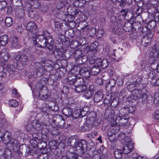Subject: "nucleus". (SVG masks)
<instances>
[{
    "instance_id": "obj_31",
    "label": "nucleus",
    "mask_w": 159,
    "mask_h": 159,
    "mask_svg": "<svg viewBox=\"0 0 159 159\" xmlns=\"http://www.w3.org/2000/svg\"><path fill=\"white\" fill-rule=\"evenodd\" d=\"M72 53L70 51L66 50L63 53L62 58L66 60L70 58Z\"/></svg>"
},
{
    "instance_id": "obj_45",
    "label": "nucleus",
    "mask_w": 159,
    "mask_h": 159,
    "mask_svg": "<svg viewBox=\"0 0 159 159\" xmlns=\"http://www.w3.org/2000/svg\"><path fill=\"white\" fill-rule=\"evenodd\" d=\"M7 69L2 66H0V76L1 77L5 76L7 75Z\"/></svg>"
},
{
    "instance_id": "obj_47",
    "label": "nucleus",
    "mask_w": 159,
    "mask_h": 159,
    "mask_svg": "<svg viewBox=\"0 0 159 159\" xmlns=\"http://www.w3.org/2000/svg\"><path fill=\"white\" fill-rule=\"evenodd\" d=\"M39 141L40 142L38 143V148L40 150L44 149L47 146L45 141H40V140Z\"/></svg>"
},
{
    "instance_id": "obj_18",
    "label": "nucleus",
    "mask_w": 159,
    "mask_h": 159,
    "mask_svg": "<svg viewBox=\"0 0 159 159\" xmlns=\"http://www.w3.org/2000/svg\"><path fill=\"white\" fill-rule=\"evenodd\" d=\"M7 70L11 75H15L17 74L18 71L16 66L12 64H9L7 66Z\"/></svg>"
},
{
    "instance_id": "obj_61",
    "label": "nucleus",
    "mask_w": 159,
    "mask_h": 159,
    "mask_svg": "<svg viewBox=\"0 0 159 159\" xmlns=\"http://www.w3.org/2000/svg\"><path fill=\"white\" fill-rule=\"evenodd\" d=\"M152 86H159V79H155L152 80H150Z\"/></svg>"
},
{
    "instance_id": "obj_63",
    "label": "nucleus",
    "mask_w": 159,
    "mask_h": 159,
    "mask_svg": "<svg viewBox=\"0 0 159 159\" xmlns=\"http://www.w3.org/2000/svg\"><path fill=\"white\" fill-rule=\"evenodd\" d=\"M44 71L46 72H50L51 71H53L52 66L49 64H48L44 66Z\"/></svg>"
},
{
    "instance_id": "obj_34",
    "label": "nucleus",
    "mask_w": 159,
    "mask_h": 159,
    "mask_svg": "<svg viewBox=\"0 0 159 159\" xmlns=\"http://www.w3.org/2000/svg\"><path fill=\"white\" fill-rule=\"evenodd\" d=\"M36 69V75L37 76L40 77L44 73L45 69L41 66L40 65V67Z\"/></svg>"
},
{
    "instance_id": "obj_35",
    "label": "nucleus",
    "mask_w": 159,
    "mask_h": 159,
    "mask_svg": "<svg viewBox=\"0 0 159 159\" xmlns=\"http://www.w3.org/2000/svg\"><path fill=\"white\" fill-rule=\"evenodd\" d=\"M138 95L131 94L127 98V100L129 102H134L138 99Z\"/></svg>"
},
{
    "instance_id": "obj_9",
    "label": "nucleus",
    "mask_w": 159,
    "mask_h": 159,
    "mask_svg": "<svg viewBox=\"0 0 159 159\" xmlns=\"http://www.w3.org/2000/svg\"><path fill=\"white\" fill-rule=\"evenodd\" d=\"M95 91L94 86L93 85H90L89 88L86 89L84 91L83 95L87 99L90 98L93 94V92Z\"/></svg>"
},
{
    "instance_id": "obj_6",
    "label": "nucleus",
    "mask_w": 159,
    "mask_h": 159,
    "mask_svg": "<svg viewBox=\"0 0 159 159\" xmlns=\"http://www.w3.org/2000/svg\"><path fill=\"white\" fill-rule=\"evenodd\" d=\"M153 37V34L150 31H148L142 38L141 42L142 45L145 47H147L150 45L151 39Z\"/></svg>"
},
{
    "instance_id": "obj_28",
    "label": "nucleus",
    "mask_w": 159,
    "mask_h": 159,
    "mask_svg": "<svg viewBox=\"0 0 159 159\" xmlns=\"http://www.w3.org/2000/svg\"><path fill=\"white\" fill-rule=\"evenodd\" d=\"M87 89L86 85H76L74 89L75 92L78 93H81L84 92Z\"/></svg>"
},
{
    "instance_id": "obj_37",
    "label": "nucleus",
    "mask_w": 159,
    "mask_h": 159,
    "mask_svg": "<svg viewBox=\"0 0 159 159\" xmlns=\"http://www.w3.org/2000/svg\"><path fill=\"white\" fill-rule=\"evenodd\" d=\"M63 113L67 117H70L72 115L71 109L70 108H65L62 111Z\"/></svg>"
},
{
    "instance_id": "obj_24",
    "label": "nucleus",
    "mask_w": 159,
    "mask_h": 159,
    "mask_svg": "<svg viewBox=\"0 0 159 159\" xmlns=\"http://www.w3.org/2000/svg\"><path fill=\"white\" fill-rule=\"evenodd\" d=\"M56 120L55 121L57 122L59 125L63 126L65 124V120L63 118V116L59 115H57L56 116Z\"/></svg>"
},
{
    "instance_id": "obj_46",
    "label": "nucleus",
    "mask_w": 159,
    "mask_h": 159,
    "mask_svg": "<svg viewBox=\"0 0 159 159\" xmlns=\"http://www.w3.org/2000/svg\"><path fill=\"white\" fill-rule=\"evenodd\" d=\"M80 109H78L76 111H75L73 113H72V115L71 117H72L73 119H76L78 117H80Z\"/></svg>"
},
{
    "instance_id": "obj_16",
    "label": "nucleus",
    "mask_w": 159,
    "mask_h": 159,
    "mask_svg": "<svg viewBox=\"0 0 159 159\" xmlns=\"http://www.w3.org/2000/svg\"><path fill=\"white\" fill-rule=\"evenodd\" d=\"M6 143L7 144H10L11 145V147L13 148V150H15L16 147V149H17L20 147L18 142L14 138H11L8 141V142H7Z\"/></svg>"
},
{
    "instance_id": "obj_4",
    "label": "nucleus",
    "mask_w": 159,
    "mask_h": 159,
    "mask_svg": "<svg viewBox=\"0 0 159 159\" xmlns=\"http://www.w3.org/2000/svg\"><path fill=\"white\" fill-rule=\"evenodd\" d=\"M15 60L17 63H20L22 65L26 64L29 61L28 56L25 54H22L20 52L17 53L15 57Z\"/></svg>"
},
{
    "instance_id": "obj_32",
    "label": "nucleus",
    "mask_w": 159,
    "mask_h": 159,
    "mask_svg": "<svg viewBox=\"0 0 159 159\" xmlns=\"http://www.w3.org/2000/svg\"><path fill=\"white\" fill-rule=\"evenodd\" d=\"M76 85H86L84 79L81 77L76 78Z\"/></svg>"
},
{
    "instance_id": "obj_50",
    "label": "nucleus",
    "mask_w": 159,
    "mask_h": 159,
    "mask_svg": "<svg viewBox=\"0 0 159 159\" xmlns=\"http://www.w3.org/2000/svg\"><path fill=\"white\" fill-rule=\"evenodd\" d=\"M82 54V51L80 50H75L73 53V56L75 59L79 58Z\"/></svg>"
},
{
    "instance_id": "obj_5",
    "label": "nucleus",
    "mask_w": 159,
    "mask_h": 159,
    "mask_svg": "<svg viewBox=\"0 0 159 159\" xmlns=\"http://www.w3.org/2000/svg\"><path fill=\"white\" fill-rule=\"evenodd\" d=\"M48 93V91L47 88H42L39 91V97L41 99L46 101L51 100L52 98Z\"/></svg>"
},
{
    "instance_id": "obj_41",
    "label": "nucleus",
    "mask_w": 159,
    "mask_h": 159,
    "mask_svg": "<svg viewBox=\"0 0 159 159\" xmlns=\"http://www.w3.org/2000/svg\"><path fill=\"white\" fill-rule=\"evenodd\" d=\"M139 96L140 99H141L142 103L144 104L148 101L147 95L145 93H141Z\"/></svg>"
},
{
    "instance_id": "obj_8",
    "label": "nucleus",
    "mask_w": 159,
    "mask_h": 159,
    "mask_svg": "<svg viewBox=\"0 0 159 159\" xmlns=\"http://www.w3.org/2000/svg\"><path fill=\"white\" fill-rule=\"evenodd\" d=\"M89 120L87 121V123H89L92 124L94 125H96L97 124V114L96 112L93 111L89 113L88 115Z\"/></svg>"
},
{
    "instance_id": "obj_54",
    "label": "nucleus",
    "mask_w": 159,
    "mask_h": 159,
    "mask_svg": "<svg viewBox=\"0 0 159 159\" xmlns=\"http://www.w3.org/2000/svg\"><path fill=\"white\" fill-rule=\"evenodd\" d=\"M128 113L127 111L126 107H124L121 108L119 111V116H126V114H127Z\"/></svg>"
},
{
    "instance_id": "obj_60",
    "label": "nucleus",
    "mask_w": 159,
    "mask_h": 159,
    "mask_svg": "<svg viewBox=\"0 0 159 159\" xmlns=\"http://www.w3.org/2000/svg\"><path fill=\"white\" fill-rule=\"evenodd\" d=\"M30 142L33 147L34 148H38V143L37 141L35 139H32L30 140Z\"/></svg>"
},
{
    "instance_id": "obj_3",
    "label": "nucleus",
    "mask_w": 159,
    "mask_h": 159,
    "mask_svg": "<svg viewBox=\"0 0 159 159\" xmlns=\"http://www.w3.org/2000/svg\"><path fill=\"white\" fill-rule=\"evenodd\" d=\"M33 42V43L35 45H37V46L42 48H45L46 47V37L43 35H36L34 36L33 38L31 39Z\"/></svg>"
},
{
    "instance_id": "obj_49",
    "label": "nucleus",
    "mask_w": 159,
    "mask_h": 159,
    "mask_svg": "<svg viewBox=\"0 0 159 159\" xmlns=\"http://www.w3.org/2000/svg\"><path fill=\"white\" fill-rule=\"evenodd\" d=\"M153 102L154 104H157L159 102V93L156 92L152 97Z\"/></svg>"
},
{
    "instance_id": "obj_20",
    "label": "nucleus",
    "mask_w": 159,
    "mask_h": 159,
    "mask_svg": "<svg viewBox=\"0 0 159 159\" xmlns=\"http://www.w3.org/2000/svg\"><path fill=\"white\" fill-rule=\"evenodd\" d=\"M8 37L7 35H4L0 37V44L1 46H6L8 43Z\"/></svg>"
},
{
    "instance_id": "obj_25",
    "label": "nucleus",
    "mask_w": 159,
    "mask_h": 159,
    "mask_svg": "<svg viewBox=\"0 0 159 159\" xmlns=\"http://www.w3.org/2000/svg\"><path fill=\"white\" fill-rule=\"evenodd\" d=\"M159 54V45L155 46L154 49H152L151 53V56L154 58L157 57Z\"/></svg>"
},
{
    "instance_id": "obj_36",
    "label": "nucleus",
    "mask_w": 159,
    "mask_h": 159,
    "mask_svg": "<svg viewBox=\"0 0 159 159\" xmlns=\"http://www.w3.org/2000/svg\"><path fill=\"white\" fill-rule=\"evenodd\" d=\"M17 150H13L14 152V157L16 159L20 158L22 155V152L20 150L19 148H17Z\"/></svg>"
},
{
    "instance_id": "obj_23",
    "label": "nucleus",
    "mask_w": 159,
    "mask_h": 159,
    "mask_svg": "<svg viewBox=\"0 0 159 159\" xmlns=\"http://www.w3.org/2000/svg\"><path fill=\"white\" fill-rule=\"evenodd\" d=\"M87 61V58L85 56L80 57L75 59V63L79 65H81L85 63Z\"/></svg>"
},
{
    "instance_id": "obj_17",
    "label": "nucleus",
    "mask_w": 159,
    "mask_h": 159,
    "mask_svg": "<svg viewBox=\"0 0 159 159\" xmlns=\"http://www.w3.org/2000/svg\"><path fill=\"white\" fill-rule=\"evenodd\" d=\"M104 104L105 105H108V106L111 105L112 106L116 107L118 104V102L115 100H112L109 98H106L103 100Z\"/></svg>"
},
{
    "instance_id": "obj_51",
    "label": "nucleus",
    "mask_w": 159,
    "mask_h": 159,
    "mask_svg": "<svg viewBox=\"0 0 159 159\" xmlns=\"http://www.w3.org/2000/svg\"><path fill=\"white\" fill-rule=\"evenodd\" d=\"M94 45V43H92L90 46L87 47L85 49V52L88 53L90 51L94 50L96 46H95V47H94L93 46Z\"/></svg>"
},
{
    "instance_id": "obj_48",
    "label": "nucleus",
    "mask_w": 159,
    "mask_h": 159,
    "mask_svg": "<svg viewBox=\"0 0 159 159\" xmlns=\"http://www.w3.org/2000/svg\"><path fill=\"white\" fill-rule=\"evenodd\" d=\"M158 63V61L155 60H153L151 65V68L152 70H155L157 69Z\"/></svg>"
},
{
    "instance_id": "obj_7",
    "label": "nucleus",
    "mask_w": 159,
    "mask_h": 159,
    "mask_svg": "<svg viewBox=\"0 0 159 159\" xmlns=\"http://www.w3.org/2000/svg\"><path fill=\"white\" fill-rule=\"evenodd\" d=\"M128 138L129 141L126 142V143L122 148L123 152L125 154H127L132 151L134 147L133 143L129 137Z\"/></svg>"
},
{
    "instance_id": "obj_15",
    "label": "nucleus",
    "mask_w": 159,
    "mask_h": 159,
    "mask_svg": "<svg viewBox=\"0 0 159 159\" xmlns=\"http://www.w3.org/2000/svg\"><path fill=\"white\" fill-rule=\"evenodd\" d=\"M103 98L102 91L100 90L97 92L94 96V100L96 102H99L102 100Z\"/></svg>"
},
{
    "instance_id": "obj_13",
    "label": "nucleus",
    "mask_w": 159,
    "mask_h": 159,
    "mask_svg": "<svg viewBox=\"0 0 159 159\" xmlns=\"http://www.w3.org/2000/svg\"><path fill=\"white\" fill-rule=\"evenodd\" d=\"M79 74L84 77L89 78L90 75V71L86 67H81Z\"/></svg>"
},
{
    "instance_id": "obj_62",
    "label": "nucleus",
    "mask_w": 159,
    "mask_h": 159,
    "mask_svg": "<svg viewBox=\"0 0 159 159\" xmlns=\"http://www.w3.org/2000/svg\"><path fill=\"white\" fill-rule=\"evenodd\" d=\"M9 105L11 107H16L18 105V102L16 100H12L10 101Z\"/></svg>"
},
{
    "instance_id": "obj_38",
    "label": "nucleus",
    "mask_w": 159,
    "mask_h": 159,
    "mask_svg": "<svg viewBox=\"0 0 159 159\" xmlns=\"http://www.w3.org/2000/svg\"><path fill=\"white\" fill-rule=\"evenodd\" d=\"M0 58H2V61H7L9 58L8 55L3 51L0 52Z\"/></svg>"
},
{
    "instance_id": "obj_52",
    "label": "nucleus",
    "mask_w": 159,
    "mask_h": 159,
    "mask_svg": "<svg viewBox=\"0 0 159 159\" xmlns=\"http://www.w3.org/2000/svg\"><path fill=\"white\" fill-rule=\"evenodd\" d=\"M57 142L56 141H51L49 143V146L51 149H55L57 148Z\"/></svg>"
},
{
    "instance_id": "obj_53",
    "label": "nucleus",
    "mask_w": 159,
    "mask_h": 159,
    "mask_svg": "<svg viewBox=\"0 0 159 159\" xmlns=\"http://www.w3.org/2000/svg\"><path fill=\"white\" fill-rule=\"evenodd\" d=\"M18 43V38L16 37H13L12 38L11 41V46L13 48L17 46Z\"/></svg>"
},
{
    "instance_id": "obj_43",
    "label": "nucleus",
    "mask_w": 159,
    "mask_h": 159,
    "mask_svg": "<svg viewBox=\"0 0 159 159\" xmlns=\"http://www.w3.org/2000/svg\"><path fill=\"white\" fill-rule=\"evenodd\" d=\"M116 81L114 79H111L106 85V87L111 88L114 87L116 85Z\"/></svg>"
},
{
    "instance_id": "obj_11",
    "label": "nucleus",
    "mask_w": 159,
    "mask_h": 159,
    "mask_svg": "<svg viewBox=\"0 0 159 159\" xmlns=\"http://www.w3.org/2000/svg\"><path fill=\"white\" fill-rule=\"evenodd\" d=\"M12 138L11 134L9 131H5L3 134V136H0V141H4L5 143L8 142V141Z\"/></svg>"
},
{
    "instance_id": "obj_14",
    "label": "nucleus",
    "mask_w": 159,
    "mask_h": 159,
    "mask_svg": "<svg viewBox=\"0 0 159 159\" xmlns=\"http://www.w3.org/2000/svg\"><path fill=\"white\" fill-rule=\"evenodd\" d=\"M97 64L98 66L102 68L103 69L106 68L108 66V60L107 59H104L102 60L99 59L97 61Z\"/></svg>"
},
{
    "instance_id": "obj_64",
    "label": "nucleus",
    "mask_w": 159,
    "mask_h": 159,
    "mask_svg": "<svg viewBox=\"0 0 159 159\" xmlns=\"http://www.w3.org/2000/svg\"><path fill=\"white\" fill-rule=\"evenodd\" d=\"M88 123H87V121H86V124L84 126L85 129L87 130H90L93 126V125L92 124H90V123L89 122Z\"/></svg>"
},
{
    "instance_id": "obj_59",
    "label": "nucleus",
    "mask_w": 159,
    "mask_h": 159,
    "mask_svg": "<svg viewBox=\"0 0 159 159\" xmlns=\"http://www.w3.org/2000/svg\"><path fill=\"white\" fill-rule=\"evenodd\" d=\"M63 53V52L61 51V49H59V48H58L56 50L55 52H54V54L56 56H57V55L58 57H59V58H58H58H60V57L62 58Z\"/></svg>"
},
{
    "instance_id": "obj_2",
    "label": "nucleus",
    "mask_w": 159,
    "mask_h": 159,
    "mask_svg": "<svg viewBox=\"0 0 159 159\" xmlns=\"http://www.w3.org/2000/svg\"><path fill=\"white\" fill-rule=\"evenodd\" d=\"M26 29L29 31V36L30 39L35 36L38 30L36 24L33 21H30L28 23Z\"/></svg>"
},
{
    "instance_id": "obj_33",
    "label": "nucleus",
    "mask_w": 159,
    "mask_h": 159,
    "mask_svg": "<svg viewBox=\"0 0 159 159\" xmlns=\"http://www.w3.org/2000/svg\"><path fill=\"white\" fill-rule=\"evenodd\" d=\"M115 157L117 159H119L122 157V152L120 149H116L114 152Z\"/></svg>"
},
{
    "instance_id": "obj_10",
    "label": "nucleus",
    "mask_w": 159,
    "mask_h": 159,
    "mask_svg": "<svg viewBox=\"0 0 159 159\" xmlns=\"http://www.w3.org/2000/svg\"><path fill=\"white\" fill-rule=\"evenodd\" d=\"M128 119L127 117H126V116H119L116 118L115 124L123 126L127 123L128 122Z\"/></svg>"
},
{
    "instance_id": "obj_57",
    "label": "nucleus",
    "mask_w": 159,
    "mask_h": 159,
    "mask_svg": "<svg viewBox=\"0 0 159 159\" xmlns=\"http://www.w3.org/2000/svg\"><path fill=\"white\" fill-rule=\"evenodd\" d=\"M96 58V57L94 55L92 56L89 59V63L90 64H94L96 63V65H97V61H98V60L99 59H97Z\"/></svg>"
},
{
    "instance_id": "obj_39",
    "label": "nucleus",
    "mask_w": 159,
    "mask_h": 159,
    "mask_svg": "<svg viewBox=\"0 0 159 159\" xmlns=\"http://www.w3.org/2000/svg\"><path fill=\"white\" fill-rule=\"evenodd\" d=\"M25 152L27 155L32 156L36 155L37 152L35 149H30L28 147L26 148Z\"/></svg>"
},
{
    "instance_id": "obj_29",
    "label": "nucleus",
    "mask_w": 159,
    "mask_h": 159,
    "mask_svg": "<svg viewBox=\"0 0 159 159\" xmlns=\"http://www.w3.org/2000/svg\"><path fill=\"white\" fill-rule=\"evenodd\" d=\"M63 18H65L64 20L65 21L69 22H73L75 18V16H73L71 14H68V15L65 14L63 16Z\"/></svg>"
},
{
    "instance_id": "obj_40",
    "label": "nucleus",
    "mask_w": 159,
    "mask_h": 159,
    "mask_svg": "<svg viewBox=\"0 0 159 159\" xmlns=\"http://www.w3.org/2000/svg\"><path fill=\"white\" fill-rule=\"evenodd\" d=\"M34 129L38 130H39L41 129V125L39 121L38 120H35L33 121Z\"/></svg>"
},
{
    "instance_id": "obj_26",
    "label": "nucleus",
    "mask_w": 159,
    "mask_h": 159,
    "mask_svg": "<svg viewBox=\"0 0 159 159\" xmlns=\"http://www.w3.org/2000/svg\"><path fill=\"white\" fill-rule=\"evenodd\" d=\"M132 27V24L130 22L127 21L125 23L123 29L125 31L129 32L133 29Z\"/></svg>"
},
{
    "instance_id": "obj_42",
    "label": "nucleus",
    "mask_w": 159,
    "mask_h": 159,
    "mask_svg": "<svg viewBox=\"0 0 159 159\" xmlns=\"http://www.w3.org/2000/svg\"><path fill=\"white\" fill-rule=\"evenodd\" d=\"M142 79L139 77L137 78L135 81L134 82V83H135V85L136 86V88H137L138 87L143 88V85L142 84Z\"/></svg>"
},
{
    "instance_id": "obj_1",
    "label": "nucleus",
    "mask_w": 159,
    "mask_h": 159,
    "mask_svg": "<svg viewBox=\"0 0 159 159\" xmlns=\"http://www.w3.org/2000/svg\"><path fill=\"white\" fill-rule=\"evenodd\" d=\"M68 144L80 154H83L87 150V142L84 140L79 141L76 136H72L68 140Z\"/></svg>"
},
{
    "instance_id": "obj_58",
    "label": "nucleus",
    "mask_w": 159,
    "mask_h": 159,
    "mask_svg": "<svg viewBox=\"0 0 159 159\" xmlns=\"http://www.w3.org/2000/svg\"><path fill=\"white\" fill-rule=\"evenodd\" d=\"M6 25L9 27L12 24V21L11 18L10 17H7L5 21Z\"/></svg>"
},
{
    "instance_id": "obj_56",
    "label": "nucleus",
    "mask_w": 159,
    "mask_h": 159,
    "mask_svg": "<svg viewBox=\"0 0 159 159\" xmlns=\"http://www.w3.org/2000/svg\"><path fill=\"white\" fill-rule=\"evenodd\" d=\"M156 74L154 70H150L148 74V78L151 79V80H154L155 78V77L156 76Z\"/></svg>"
},
{
    "instance_id": "obj_44",
    "label": "nucleus",
    "mask_w": 159,
    "mask_h": 159,
    "mask_svg": "<svg viewBox=\"0 0 159 159\" xmlns=\"http://www.w3.org/2000/svg\"><path fill=\"white\" fill-rule=\"evenodd\" d=\"M146 87L145 86L144 88H141L140 87H138L137 89H136V88H134L133 89V93H135L136 95H137V94H139V95H140V92H141L142 91L144 92V90L145 89Z\"/></svg>"
},
{
    "instance_id": "obj_27",
    "label": "nucleus",
    "mask_w": 159,
    "mask_h": 159,
    "mask_svg": "<svg viewBox=\"0 0 159 159\" xmlns=\"http://www.w3.org/2000/svg\"><path fill=\"white\" fill-rule=\"evenodd\" d=\"M46 47L49 49L50 48L49 47L52 48L54 44V40L53 38L52 37H49L48 38H46Z\"/></svg>"
},
{
    "instance_id": "obj_21",
    "label": "nucleus",
    "mask_w": 159,
    "mask_h": 159,
    "mask_svg": "<svg viewBox=\"0 0 159 159\" xmlns=\"http://www.w3.org/2000/svg\"><path fill=\"white\" fill-rule=\"evenodd\" d=\"M54 71L55 72V74H54L51 73L49 75V76L51 78L53 81H56L61 78V75L60 74V72L58 71H56L54 70Z\"/></svg>"
},
{
    "instance_id": "obj_19",
    "label": "nucleus",
    "mask_w": 159,
    "mask_h": 159,
    "mask_svg": "<svg viewBox=\"0 0 159 159\" xmlns=\"http://www.w3.org/2000/svg\"><path fill=\"white\" fill-rule=\"evenodd\" d=\"M101 67L98 66V65L93 66L91 68V73L93 75H98L101 71Z\"/></svg>"
},
{
    "instance_id": "obj_12",
    "label": "nucleus",
    "mask_w": 159,
    "mask_h": 159,
    "mask_svg": "<svg viewBox=\"0 0 159 159\" xmlns=\"http://www.w3.org/2000/svg\"><path fill=\"white\" fill-rule=\"evenodd\" d=\"M83 31H89L90 36L92 37L96 34V30L94 27H92L89 28L87 25H85L84 27H81Z\"/></svg>"
},
{
    "instance_id": "obj_30",
    "label": "nucleus",
    "mask_w": 159,
    "mask_h": 159,
    "mask_svg": "<svg viewBox=\"0 0 159 159\" xmlns=\"http://www.w3.org/2000/svg\"><path fill=\"white\" fill-rule=\"evenodd\" d=\"M76 78L75 77L74 75H72L71 77H68L67 78L68 84L75 87L76 86Z\"/></svg>"
},
{
    "instance_id": "obj_55",
    "label": "nucleus",
    "mask_w": 159,
    "mask_h": 159,
    "mask_svg": "<svg viewBox=\"0 0 159 159\" xmlns=\"http://www.w3.org/2000/svg\"><path fill=\"white\" fill-rule=\"evenodd\" d=\"M33 1V2H32L31 4L33 7L37 8L40 6V3L38 0H34Z\"/></svg>"
},
{
    "instance_id": "obj_22",
    "label": "nucleus",
    "mask_w": 159,
    "mask_h": 159,
    "mask_svg": "<svg viewBox=\"0 0 159 159\" xmlns=\"http://www.w3.org/2000/svg\"><path fill=\"white\" fill-rule=\"evenodd\" d=\"M3 156L5 159H11L12 154L11 150L9 148L5 149L3 154Z\"/></svg>"
}]
</instances>
